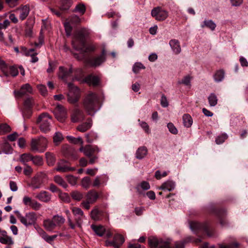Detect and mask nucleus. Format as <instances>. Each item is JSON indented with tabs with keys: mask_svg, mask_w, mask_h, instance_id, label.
<instances>
[{
	"mask_svg": "<svg viewBox=\"0 0 248 248\" xmlns=\"http://www.w3.org/2000/svg\"><path fill=\"white\" fill-rule=\"evenodd\" d=\"M90 33V31L86 28H82L75 32L73 45L76 49L83 52H92L95 50L96 46L93 44L85 46L86 39Z\"/></svg>",
	"mask_w": 248,
	"mask_h": 248,
	"instance_id": "1",
	"label": "nucleus"
},
{
	"mask_svg": "<svg viewBox=\"0 0 248 248\" xmlns=\"http://www.w3.org/2000/svg\"><path fill=\"white\" fill-rule=\"evenodd\" d=\"M82 104L87 114L94 116L100 109L99 101L97 95L89 92L84 97Z\"/></svg>",
	"mask_w": 248,
	"mask_h": 248,
	"instance_id": "2",
	"label": "nucleus"
},
{
	"mask_svg": "<svg viewBox=\"0 0 248 248\" xmlns=\"http://www.w3.org/2000/svg\"><path fill=\"white\" fill-rule=\"evenodd\" d=\"M47 144V140L43 136L32 139L31 142V150L34 152L42 153L46 150Z\"/></svg>",
	"mask_w": 248,
	"mask_h": 248,
	"instance_id": "3",
	"label": "nucleus"
},
{
	"mask_svg": "<svg viewBox=\"0 0 248 248\" xmlns=\"http://www.w3.org/2000/svg\"><path fill=\"white\" fill-rule=\"evenodd\" d=\"M51 122V117L47 113H43L38 116L36 123L40 130L46 133L50 130Z\"/></svg>",
	"mask_w": 248,
	"mask_h": 248,
	"instance_id": "4",
	"label": "nucleus"
},
{
	"mask_svg": "<svg viewBox=\"0 0 248 248\" xmlns=\"http://www.w3.org/2000/svg\"><path fill=\"white\" fill-rule=\"evenodd\" d=\"M68 87L69 93L67 100L70 104H75L78 101L80 96L79 89L71 83H68Z\"/></svg>",
	"mask_w": 248,
	"mask_h": 248,
	"instance_id": "5",
	"label": "nucleus"
},
{
	"mask_svg": "<svg viewBox=\"0 0 248 248\" xmlns=\"http://www.w3.org/2000/svg\"><path fill=\"white\" fill-rule=\"evenodd\" d=\"M190 227L194 232H197L200 231H203L207 233L209 237L214 236V231L213 230H209L207 225L205 224H201L198 222L193 221L190 223Z\"/></svg>",
	"mask_w": 248,
	"mask_h": 248,
	"instance_id": "6",
	"label": "nucleus"
},
{
	"mask_svg": "<svg viewBox=\"0 0 248 248\" xmlns=\"http://www.w3.org/2000/svg\"><path fill=\"white\" fill-rule=\"evenodd\" d=\"M85 118L84 111L76 105L72 110L71 114V120L73 123H78L83 121Z\"/></svg>",
	"mask_w": 248,
	"mask_h": 248,
	"instance_id": "7",
	"label": "nucleus"
},
{
	"mask_svg": "<svg viewBox=\"0 0 248 248\" xmlns=\"http://www.w3.org/2000/svg\"><path fill=\"white\" fill-rule=\"evenodd\" d=\"M151 15L157 21L165 20L168 16V12L160 7H156L152 9Z\"/></svg>",
	"mask_w": 248,
	"mask_h": 248,
	"instance_id": "8",
	"label": "nucleus"
},
{
	"mask_svg": "<svg viewBox=\"0 0 248 248\" xmlns=\"http://www.w3.org/2000/svg\"><path fill=\"white\" fill-rule=\"evenodd\" d=\"M37 216L35 212H31L22 216L20 219V222L26 227L34 225L37 220Z\"/></svg>",
	"mask_w": 248,
	"mask_h": 248,
	"instance_id": "9",
	"label": "nucleus"
},
{
	"mask_svg": "<svg viewBox=\"0 0 248 248\" xmlns=\"http://www.w3.org/2000/svg\"><path fill=\"white\" fill-rule=\"evenodd\" d=\"M106 60V51L103 49L101 55L90 58L86 61V63L92 67H97L100 65Z\"/></svg>",
	"mask_w": 248,
	"mask_h": 248,
	"instance_id": "10",
	"label": "nucleus"
},
{
	"mask_svg": "<svg viewBox=\"0 0 248 248\" xmlns=\"http://www.w3.org/2000/svg\"><path fill=\"white\" fill-rule=\"evenodd\" d=\"M54 113L56 118L61 122H64L67 117L66 109L60 104L57 105L54 110Z\"/></svg>",
	"mask_w": 248,
	"mask_h": 248,
	"instance_id": "11",
	"label": "nucleus"
},
{
	"mask_svg": "<svg viewBox=\"0 0 248 248\" xmlns=\"http://www.w3.org/2000/svg\"><path fill=\"white\" fill-rule=\"evenodd\" d=\"M58 76L61 79L66 81L72 76L73 72V68L70 66L69 68L60 66L59 68Z\"/></svg>",
	"mask_w": 248,
	"mask_h": 248,
	"instance_id": "12",
	"label": "nucleus"
},
{
	"mask_svg": "<svg viewBox=\"0 0 248 248\" xmlns=\"http://www.w3.org/2000/svg\"><path fill=\"white\" fill-rule=\"evenodd\" d=\"M55 170L61 172H65L75 170V168L70 167V163L65 160H61L58 162Z\"/></svg>",
	"mask_w": 248,
	"mask_h": 248,
	"instance_id": "13",
	"label": "nucleus"
},
{
	"mask_svg": "<svg viewBox=\"0 0 248 248\" xmlns=\"http://www.w3.org/2000/svg\"><path fill=\"white\" fill-rule=\"evenodd\" d=\"M32 92V88L31 86L29 83H26L22 85L19 90L15 91L14 94L16 96L21 97L23 95L31 94Z\"/></svg>",
	"mask_w": 248,
	"mask_h": 248,
	"instance_id": "14",
	"label": "nucleus"
},
{
	"mask_svg": "<svg viewBox=\"0 0 248 248\" xmlns=\"http://www.w3.org/2000/svg\"><path fill=\"white\" fill-rule=\"evenodd\" d=\"M79 150L89 157H92L95 153H98L100 151L98 147H92L91 145H86L85 147L82 146Z\"/></svg>",
	"mask_w": 248,
	"mask_h": 248,
	"instance_id": "15",
	"label": "nucleus"
},
{
	"mask_svg": "<svg viewBox=\"0 0 248 248\" xmlns=\"http://www.w3.org/2000/svg\"><path fill=\"white\" fill-rule=\"evenodd\" d=\"M117 239H119L120 240V244H123L124 242V237L121 234L117 233L115 234L112 240H106L105 242V245L107 247L112 246L115 248H119V244L116 243L115 241Z\"/></svg>",
	"mask_w": 248,
	"mask_h": 248,
	"instance_id": "16",
	"label": "nucleus"
},
{
	"mask_svg": "<svg viewBox=\"0 0 248 248\" xmlns=\"http://www.w3.org/2000/svg\"><path fill=\"white\" fill-rule=\"evenodd\" d=\"M82 81L86 82L90 85L97 86L99 84L100 78L98 76L89 75L85 78Z\"/></svg>",
	"mask_w": 248,
	"mask_h": 248,
	"instance_id": "17",
	"label": "nucleus"
},
{
	"mask_svg": "<svg viewBox=\"0 0 248 248\" xmlns=\"http://www.w3.org/2000/svg\"><path fill=\"white\" fill-rule=\"evenodd\" d=\"M17 11L19 12V17L21 20H23L26 18L30 13V8L27 5L23 6L17 10Z\"/></svg>",
	"mask_w": 248,
	"mask_h": 248,
	"instance_id": "18",
	"label": "nucleus"
},
{
	"mask_svg": "<svg viewBox=\"0 0 248 248\" xmlns=\"http://www.w3.org/2000/svg\"><path fill=\"white\" fill-rule=\"evenodd\" d=\"M169 45L175 54H179L181 51V48L180 45V42L178 40L171 39L169 42Z\"/></svg>",
	"mask_w": 248,
	"mask_h": 248,
	"instance_id": "19",
	"label": "nucleus"
},
{
	"mask_svg": "<svg viewBox=\"0 0 248 248\" xmlns=\"http://www.w3.org/2000/svg\"><path fill=\"white\" fill-rule=\"evenodd\" d=\"M175 183L174 182L171 180H168L163 183L158 189L170 191L173 190L175 188Z\"/></svg>",
	"mask_w": 248,
	"mask_h": 248,
	"instance_id": "20",
	"label": "nucleus"
},
{
	"mask_svg": "<svg viewBox=\"0 0 248 248\" xmlns=\"http://www.w3.org/2000/svg\"><path fill=\"white\" fill-rule=\"evenodd\" d=\"M93 125L92 120L90 118L88 119L87 121L79 125L77 129L80 132H84L89 129Z\"/></svg>",
	"mask_w": 248,
	"mask_h": 248,
	"instance_id": "21",
	"label": "nucleus"
},
{
	"mask_svg": "<svg viewBox=\"0 0 248 248\" xmlns=\"http://www.w3.org/2000/svg\"><path fill=\"white\" fill-rule=\"evenodd\" d=\"M40 236L47 243L51 244L54 240L57 237L58 235L56 234L49 236L42 229L39 232Z\"/></svg>",
	"mask_w": 248,
	"mask_h": 248,
	"instance_id": "22",
	"label": "nucleus"
},
{
	"mask_svg": "<svg viewBox=\"0 0 248 248\" xmlns=\"http://www.w3.org/2000/svg\"><path fill=\"white\" fill-rule=\"evenodd\" d=\"M35 197L39 200L45 202H47L51 200V195L45 191L40 192L37 194Z\"/></svg>",
	"mask_w": 248,
	"mask_h": 248,
	"instance_id": "23",
	"label": "nucleus"
},
{
	"mask_svg": "<svg viewBox=\"0 0 248 248\" xmlns=\"http://www.w3.org/2000/svg\"><path fill=\"white\" fill-rule=\"evenodd\" d=\"M43 226L48 232H52L56 227L52 219H46L43 221Z\"/></svg>",
	"mask_w": 248,
	"mask_h": 248,
	"instance_id": "24",
	"label": "nucleus"
},
{
	"mask_svg": "<svg viewBox=\"0 0 248 248\" xmlns=\"http://www.w3.org/2000/svg\"><path fill=\"white\" fill-rule=\"evenodd\" d=\"M86 200L89 201L91 203H94L99 197L98 193L95 190H90L87 192L86 195Z\"/></svg>",
	"mask_w": 248,
	"mask_h": 248,
	"instance_id": "25",
	"label": "nucleus"
},
{
	"mask_svg": "<svg viewBox=\"0 0 248 248\" xmlns=\"http://www.w3.org/2000/svg\"><path fill=\"white\" fill-rule=\"evenodd\" d=\"M147 152L146 147L144 146L139 148L136 153V158L139 159L143 158L147 155Z\"/></svg>",
	"mask_w": 248,
	"mask_h": 248,
	"instance_id": "26",
	"label": "nucleus"
},
{
	"mask_svg": "<svg viewBox=\"0 0 248 248\" xmlns=\"http://www.w3.org/2000/svg\"><path fill=\"white\" fill-rule=\"evenodd\" d=\"M91 228L95 233L99 236H102L106 232L105 227L101 225H92Z\"/></svg>",
	"mask_w": 248,
	"mask_h": 248,
	"instance_id": "27",
	"label": "nucleus"
},
{
	"mask_svg": "<svg viewBox=\"0 0 248 248\" xmlns=\"http://www.w3.org/2000/svg\"><path fill=\"white\" fill-rule=\"evenodd\" d=\"M184 125L187 128L191 127L193 123L192 118L188 114H185L183 116Z\"/></svg>",
	"mask_w": 248,
	"mask_h": 248,
	"instance_id": "28",
	"label": "nucleus"
},
{
	"mask_svg": "<svg viewBox=\"0 0 248 248\" xmlns=\"http://www.w3.org/2000/svg\"><path fill=\"white\" fill-rule=\"evenodd\" d=\"M52 220L55 222L56 226L60 227L62 226L65 221V218L62 216L55 215L52 217Z\"/></svg>",
	"mask_w": 248,
	"mask_h": 248,
	"instance_id": "29",
	"label": "nucleus"
},
{
	"mask_svg": "<svg viewBox=\"0 0 248 248\" xmlns=\"http://www.w3.org/2000/svg\"><path fill=\"white\" fill-rule=\"evenodd\" d=\"M47 163L49 166H53L56 162V158L53 154L50 152L46 153Z\"/></svg>",
	"mask_w": 248,
	"mask_h": 248,
	"instance_id": "30",
	"label": "nucleus"
},
{
	"mask_svg": "<svg viewBox=\"0 0 248 248\" xmlns=\"http://www.w3.org/2000/svg\"><path fill=\"white\" fill-rule=\"evenodd\" d=\"M225 72L222 70H219L215 73L214 75V79L217 82H221L224 78Z\"/></svg>",
	"mask_w": 248,
	"mask_h": 248,
	"instance_id": "31",
	"label": "nucleus"
},
{
	"mask_svg": "<svg viewBox=\"0 0 248 248\" xmlns=\"http://www.w3.org/2000/svg\"><path fill=\"white\" fill-rule=\"evenodd\" d=\"M42 181L41 179L34 178L31 181V186L32 189H38L42 186Z\"/></svg>",
	"mask_w": 248,
	"mask_h": 248,
	"instance_id": "32",
	"label": "nucleus"
},
{
	"mask_svg": "<svg viewBox=\"0 0 248 248\" xmlns=\"http://www.w3.org/2000/svg\"><path fill=\"white\" fill-rule=\"evenodd\" d=\"M32 155L30 154H23L20 155L19 160L24 165H26V163L30 161H31Z\"/></svg>",
	"mask_w": 248,
	"mask_h": 248,
	"instance_id": "33",
	"label": "nucleus"
},
{
	"mask_svg": "<svg viewBox=\"0 0 248 248\" xmlns=\"http://www.w3.org/2000/svg\"><path fill=\"white\" fill-rule=\"evenodd\" d=\"M72 3V0H62L61 1V9L62 10H68Z\"/></svg>",
	"mask_w": 248,
	"mask_h": 248,
	"instance_id": "34",
	"label": "nucleus"
},
{
	"mask_svg": "<svg viewBox=\"0 0 248 248\" xmlns=\"http://www.w3.org/2000/svg\"><path fill=\"white\" fill-rule=\"evenodd\" d=\"M11 131V127L7 124H0V135H4Z\"/></svg>",
	"mask_w": 248,
	"mask_h": 248,
	"instance_id": "35",
	"label": "nucleus"
},
{
	"mask_svg": "<svg viewBox=\"0 0 248 248\" xmlns=\"http://www.w3.org/2000/svg\"><path fill=\"white\" fill-rule=\"evenodd\" d=\"M101 212L97 208L93 209L91 212V217L93 219L97 221L101 219Z\"/></svg>",
	"mask_w": 248,
	"mask_h": 248,
	"instance_id": "36",
	"label": "nucleus"
},
{
	"mask_svg": "<svg viewBox=\"0 0 248 248\" xmlns=\"http://www.w3.org/2000/svg\"><path fill=\"white\" fill-rule=\"evenodd\" d=\"M150 188V186L148 182L146 181L142 182L136 187V189L139 193H140V189L143 190H147Z\"/></svg>",
	"mask_w": 248,
	"mask_h": 248,
	"instance_id": "37",
	"label": "nucleus"
},
{
	"mask_svg": "<svg viewBox=\"0 0 248 248\" xmlns=\"http://www.w3.org/2000/svg\"><path fill=\"white\" fill-rule=\"evenodd\" d=\"M208 100L211 107H214L217 104V98L216 95L214 93H212L209 95Z\"/></svg>",
	"mask_w": 248,
	"mask_h": 248,
	"instance_id": "38",
	"label": "nucleus"
},
{
	"mask_svg": "<svg viewBox=\"0 0 248 248\" xmlns=\"http://www.w3.org/2000/svg\"><path fill=\"white\" fill-rule=\"evenodd\" d=\"M54 181L59 185L64 188H66L68 186L67 184L63 178L59 175H56L54 177Z\"/></svg>",
	"mask_w": 248,
	"mask_h": 248,
	"instance_id": "39",
	"label": "nucleus"
},
{
	"mask_svg": "<svg viewBox=\"0 0 248 248\" xmlns=\"http://www.w3.org/2000/svg\"><path fill=\"white\" fill-rule=\"evenodd\" d=\"M204 27H207L210 29H211L212 31H214L216 27V25L211 20H204L203 23V24L201 25V27L203 28Z\"/></svg>",
	"mask_w": 248,
	"mask_h": 248,
	"instance_id": "40",
	"label": "nucleus"
},
{
	"mask_svg": "<svg viewBox=\"0 0 248 248\" xmlns=\"http://www.w3.org/2000/svg\"><path fill=\"white\" fill-rule=\"evenodd\" d=\"M63 139V136L60 132H56L53 136V142L55 145L59 144Z\"/></svg>",
	"mask_w": 248,
	"mask_h": 248,
	"instance_id": "41",
	"label": "nucleus"
},
{
	"mask_svg": "<svg viewBox=\"0 0 248 248\" xmlns=\"http://www.w3.org/2000/svg\"><path fill=\"white\" fill-rule=\"evenodd\" d=\"M91 184V179L89 177H85L81 180V185L86 189H88L90 187Z\"/></svg>",
	"mask_w": 248,
	"mask_h": 248,
	"instance_id": "42",
	"label": "nucleus"
},
{
	"mask_svg": "<svg viewBox=\"0 0 248 248\" xmlns=\"http://www.w3.org/2000/svg\"><path fill=\"white\" fill-rule=\"evenodd\" d=\"M8 68L9 67H8L5 62L3 60L0 59V68L6 77L9 76Z\"/></svg>",
	"mask_w": 248,
	"mask_h": 248,
	"instance_id": "43",
	"label": "nucleus"
},
{
	"mask_svg": "<svg viewBox=\"0 0 248 248\" xmlns=\"http://www.w3.org/2000/svg\"><path fill=\"white\" fill-rule=\"evenodd\" d=\"M72 198L76 201H80L83 197V195L80 192L78 191H74L71 193Z\"/></svg>",
	"mask_w": 248,
	"mask_h": 248,
	"instance_id": "44",
	"label": "nucleus"
},
{
	"mask_svg": "<svg viewBox=\"0 0 248 248\" xmlns=\"http://www.w3.org/2000/svg\"><path fill=\"white\" fill-rule=\"evenodd\" d=\"M228 135L225 134H222L218 136L215 140V142L217 144H220L223 143L225 140L228 138Z\"/></svg>",
	"mask_w": 248,
	"mask_h": 248,
	"instance_id": "45",
	"label": "nucleus"
},
{
	"mask_svg": "<svg viewBox=\"0 0 248 248\" xmlns=\"http://www.w3.org/2000/svg\"><path fill=\"white\" fill-rule=\"evenodd\" d=\"M145 67L141 62H136L133 66V71L137 74L141 69H144Z\"/></svg>",
	"mask_w": 248,
	"mask_h": 248,
	"instance_id": "46",
	"label": "nucleus"
},
{
	"mask_svg": "<svg viewBox=\"0 0 248 248\" xmlns=\"http://www.w3.org/2000/svg\"><path fill=\"white\" fill-rule=\"evenodd\" d=\"M66 138L70 142L72 143L77 144L78 142H80L81 145L83 144V141L80 137L76 138L71 136H67Z\"/></svg>",
	"mask_w": 248,
	"mask_h": 248,
	"instance_id": "47",
	"label": "nucleus"
},
{
	"mask_svg": "<svg viewBox=\"0 0 248 248\" xmlns=\"http://www.w3.org/2000/svg\"><path fill=\"white\" fill-rule=\"evenodd\" d=\"M103 183V177L101 176H97L93 181V187H99Z\"/></svg>",
	"mask_w": 248,
	"mask_h": 248,
	"instance_id": "48",
	"label": "nucleus"
},
{
	"mask_svg": "<svg viewBox=\"0 0 248 248\" xmlns=\"http://www.w3.org/2000/svg\"><path fill=\"white\" fill-rule=\"evenodd\" d=\"M139 125L143 129L145 133L147 134L150 133V130L149 126L147 123L144 121H141L140 119L138 120Z\"/></svg>",
	"mask_w": 248,
	"mask_h": 248,
	"instance_id": "49",
	"label": "nucleus"
},
{
	"mask_svg": "<svg viewBox=\"0 0 248 248\" xmlns=\"http://www.w3.org/2000/svg\"><path fill=\"white\" fill-rule=\"evenodd\" d=\"M86 137L87 138V142L88 143H91L94 140L97 139L98 136L97 134L93 132H91L90 133L86 134Z\"/></svg>",
	"mask_w": 248,
	"mask_h": 248,
	"instance_id": "50",
	"label": "nucleus"
},
{
	"mask_svg": "<svg viewBox=\"0 0 248 248\" xmlns=\"http://www.w3.org/2000/svg\"><path fill=\"white\" fill-rule=\"evenodd\" d=\"M31 161L35 165L40 166L43 164L42 158L38 155H36L35 156H32Z\"/></svg>",
	"mask_w": 248,
	"mask_h": 248,
	"instance_id": "51",
	"label": "nucleus"
},
{
	"mask_svg": "<svg viewBox=\"0 0 248 248\" xmlns=\"http://www.w3.org/2000/svg\"><path fill=\"white\" fill-rule=\"evenodd\" d=\"M1 148L2 153L5 154H11L12 152V148L7 143L1 145Z\"/></svg>",
	"mask_w": 248,
	"mask_h": 248,
	"instance_id": "52",
	"label": "nucleus"
},
{
	"mask_svg": "<svg viewBox=\"0 0 248 248\" xmlns=\"http://www.w3.org/2000/svg\"><path fill=\"white\" fill-rule=\"evenodd\" d=\"M86 11V7L84 4H78L75 9V11L78 12L82 15L84 14Z\"/></svg>",
	"mask_w": 248,
	"mask_h": 248,
	"instance_id": "53",
	"label": "nucleus"
},
{
	"mask_svg": "<svg viewBox=\"0 0 248 248\" xmlns=\"http://www.w3.org/2000/svg\"><path fill=\"white\" fill-rule=\"evenodd\" d=\"M65 32L67 36H70L72 30L71 24L69 22H66L64 24Z\"/></svg>",
	"mask_w": 248,
	"mask_h": 248,
	"instance_id": "54",
	"label": "nucleus"
},
{
	"mask_svg": "<svg viewBox=\"0 0 248 248\" xmlns=\"http://www.w3.org/2000/svg\"><path fill=\"white\" fill-rule=\"evenodd\" d=\"M34 200L32 199L31 197L24 196L23 198V202L25 205L29 206L31 208Z\"/></svg>",
	"mask_w": 248,
	"mask_h": 248,
	"instance_id": "55",
	"label": "nucleus"
},
{
	"mask_svg": "<svg viewBox=\"0 0 248 248\" xmlns=\"http://www.w3.org/2000/svg\"><path fill=\"white\" fill-rule=\"evenodd\" d=\"M71 210L75 217L83 216V212L79 208L74 207L71 208Z\"/></svg>",
	"mask_w": 248,
	"mask_h": 248,
	"instance_id": "56",
	"label": "nucleus"
},
{
	"mask_svg": "<svg viewBox=\"0 0 248 248\" xmlns=\"http://www.w3.org/2000/svg\"><path fill=\"white\" fill-rule=\"evenodd\" d=\"M8 71H9V75H11L13 77L16 76L18 74V71L17 68L14 66H11L8 68Z\"/></svg>",
	"mask_w": 248,
	"mask_h": 248,
	"instance_id": "57",
	"label": "nucleus"
},
{
	"mask_svg": "<svg viewBox=\"0 0 248 248\" xmlns=\"http://www.w3.org/2000/svg\"><path fill=\"white\" fill-rule=\"evenodd\" d=\"M167 127L169 131L174 135H176L178 133V130L174 124L171 123H169L167 124Z\"/></svg>",
	"mask_w": 248,
	"mask_h": 248,
	"instance_id": "58",
	"label": "nucleus"
},
{
	"mask_svg": "<svg viewBox=\"0 0 248 248\" xmlns=\"http://www.w3.org/2000/svg\"><path fill=\"white\" fill-rule=\"evenodd\" d=\"M0 242L3 244H12L13 243L12 239L7 236L5 237H0Z\"/></svg>",
	"mask_w": 248,
	"mask_h": 248,
	"instance_id": "59",
	"label": "nucleus"
},
{
	"mask_svg": "<svg viewBox=\"0 0 248 248\" xmlns=\"http://www.w3.org/2000/svg\"><path fill=\"white\" fill-rule=\"evenodd\" d=\"M67 180L68 182L72 186L76 185L77 183V179L73 175H67Z\"/></svg>",
	"mask_w": 248,
	"mask_h": 248,
	"instance_id": "60",
	"label": "nucleus"
},
{
	"mask_svg": "<svg viewBox=\"0 0 248 248\" xmlns=\"http://www.w3.org/2000/svg\"><path fill=\"white\" fill-rule=\"evenodd\" d=\"M68 22L71 24H78L80 22V19L77 16H73L70 17Z\"/></svg>",
	"mask_w": 248,
	"mask_h": 248,
	"instance_id": "61",
	"label": "nucleus"
},
{
	"mask_svg": "<svg viewBox=\"0 0 248 248\" xmlns=\"http://www.w3.org/2000/svg\"><path fill=\"white\" fill-rule=\"evenodd\" d=\"M41 204L34 200V201H33V203L31 208L34 210L37 211L39 210L41 208Z\"/></svg>",
	"mask_w": 248,
	"mask_h": 248,
	"instance_id": "62",
	"label": "nucleus"
},
{
	"mask_svg": "<svg viewBox=\"0 0 248 248\" xmlns=\"http://www.w3.org/2000/svg\"><path fill=\"white\" fill-rule=\"evenodd\" d=\"M84 217V215H83V216H78L75 217V220L77 226L79 228L81 227L82 223L83 222V218Z\"/></svg>",
	"mask_w": 248,
	"mask_h": 248,
	"instance_id": "63",
	"label": "nucleus"
},
{
	"mask_svg": "<svg viewBox=\"0 0 248 248\" xmlns=\"http://www.w3.org/2000/svg\"><path fill=\"white\" fill-rule=\"evenodd\" d=\"M37 88L42 95L45 96L47 94V90L45 86L39 85L37 86Z\"/></svg>",
	"mask_w": 248,
	"mask_h": 248,
	"instance_id": "64",
	"label": "nucleus"
}]
</instances>
